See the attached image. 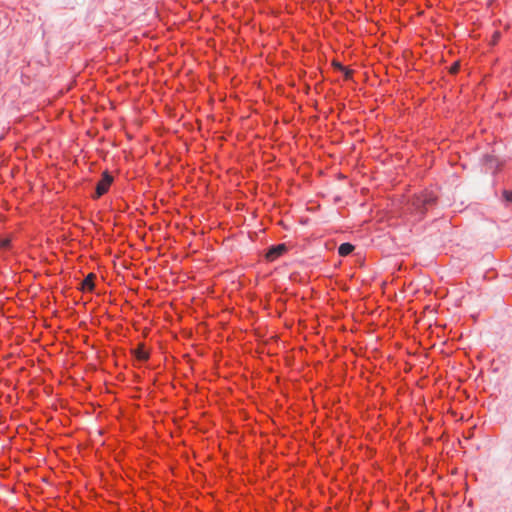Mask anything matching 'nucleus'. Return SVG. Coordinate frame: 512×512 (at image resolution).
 I'll use <instances>...</instances> for the list:
<instances>
[{
    "mask_svg": "<svg viewBox=\"0 0 512 512\" xmlns=\"http://www.w3.org/2000/svg\"><path fill=\"white\" fill-rule=\"evenodd\" d=\"M10 244V240L5 238V239H2L0 238V248H7Z\"/></svg>",
    "mask_w": 512,
    "mask_h": 512,
    "instance_id": "7",
    "label": "nucleus"
},
{
    "mask_svg": "<svg viewBox=\"0 0 512 512\" xmlns=\"http://www.w3.org/2000/svg\"><path fill=\"white\" fill-rule=\"evenodd\" d=\"M354 250V246L350 243H342L338 248V253L340 256L345 257L348 256Z\"/></svg>",
    "mask_w": 512,
    "mask_h": 512,
    "instance_id": "5",
    "label": "nucleus"
},
{
    "mask_svg": "<svg viewBox=\"0 0 512 512\" xmlns=\"http://www.w3.org/2000/svg\"><path fill=\"white\" fill-rule=\"evenodd\" d=\"M333 65L338 68L339 70H344L345 67L343 65H341L340 63H337V62H334Z\"/></svg>",
    "mask_w": 512,
    "mask_h": 512,
    "instance_id": "11",
    "label": "nucleus"
},
{
    "mask_svg": "<svg viewBox=\"0 0 512 512\" xmlns=\"http://www.w3.org/2000/svg\"><path fill=\"white\" fill-rule=\"evenodd\" d=\"M287 248H286V245L285 244H279V245H276V246H273L271 247L268 252L266 253V259L268 261H274L276 260L279 256H281L282 254H284L286 252Z\"/></svg>",
    "mask_w": 512,
    "mask_h": 512,
    "instance_id": "3",
    "label": "nucleus"
},
{
    "mask_svg": "<svg viewBox=\"0 0 512 512\" xmlns=\"http://www.w3.org/2000/svg\"><path fill=\"white\" fill-rule=\"evenodd\" d=\"M435 201V197L430 194H425L421 196H417L413 202V205L416 209H419L421 213L426 209L427 206L433 204Z\"/></svg>",
    "mask_w": 512,
    "mask_h": 512,
    "instance_id": "2",
    "label": "nucleus"
},
{
    "mask_svg": "<svg viewBox=\"0 0 512 512\" xmlns=\"http://www.w3.org/2000/svg\"><path fill=\"white\" fill-rule=\"evenodd\" d=\"M112 181L113 177L109 173L104 172L102 179L96 185V192L94 198H99L103 194H105L108 191Z\"/></svg>",
    "mask_w": 512,
    "mask_h": 512,
    "instance_id": "1",
    "label": "nucleus"
},
{
    "mask_svg": "<svg viewBox=\"0 0 512 512\" xmlns=\"http://www.w3.org/2000/svg\"><path fill=\"white\" fill-rule=\"evenodd\" d=\"M344 72V76L346 79H350L351 75H352V71L345 68L344 70H342Z\"/></svg>",
    "mask_w": 512,
    "mask_h": 512,
    "instance_id": "10",
    "label": "nucleus"
},
{
    "mask_svg": "<svg viewBox=\"0 0 512 512\" xmlns=\"http://www.w3.org/2000/svg\"><path fill=\"white\" fill-rule=\"evenodd\" d=\"M135 356L138 360L140 361H145L148 359L149 357V354L147 351L144 350V347L143 346H139L136 350H135Z\"/></svg>",
    "mask_w": 512,
    "mask_h": 512,
    "instance_id": "6",
    "label": "nucleus"
},
{
    "mask_svg": "<svg viewBox=\"0 0 512 512\" xmlns=\"http://www.w3.org/2000/svg\"><path fill=\"white\" fill-rule=\"evenodd\" d=\"M94 278L95 275L93 273L88 274L82 282V289L92 291L94 288Z\"/></svg>",
    "mask_w": 512,
    "mask_h": 512,
    "instance_id": "4",
    "label": "nucleus"
},
{
    "mask_svg": "<svg viewBox=\"0 0 512 512\" xmlns=\"http://www.w3.org/2000/svg\"><path fill=\"white\" fill-rule=\"evenodd\" d=\"M504 197L508 202H512V191H505Z\"/></svg>",
    "mask_w": 512,
    "mask_h": 512,
    "instance_id": "8",
    "label": "nucleus"
},
{
    "mask_svg": "<svg viewBox=\"0 0 512 512\" xmlns=\"http://www.w3.org/2000/svg\"><path fill=\"white\" fill-rule=\"evenodd\" d=\"M459 70V63L458 62H455L451 68H450V72L451 73H456L457 71Z\"/></svg>",
    "mask_w": 512,
    "mask_h": 512,
    "instance_id": "9",
    "label": "nucleus"
}]
</instances>
